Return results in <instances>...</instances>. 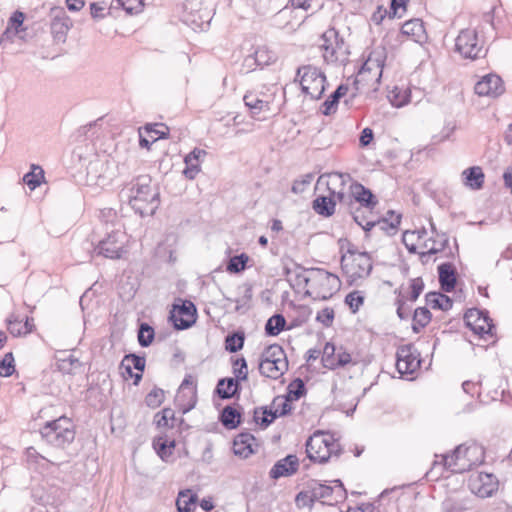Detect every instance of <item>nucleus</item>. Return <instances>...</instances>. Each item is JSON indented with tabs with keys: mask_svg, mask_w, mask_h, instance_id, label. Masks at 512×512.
Instances as JSON below:
<instances>
[{
	"mask_svg": "<svg viewBox=\"0 0 512 512\" xmlns=\"http://www.w3.org/2000/svg\"><path fill=\"white\" fill-rule=\"evenodd\" d=\"M120 197L127 200L132 209L142 217L152 216L159 207V191L152 187L151 178L141 175L128 183L120 192Z\"/></svg>",
	"mask_w": 512,
	"mask_h": 512,
	"instance_id": "f257e3e1",
	"label": "nucleus"
},
{
	"mask_svg": "<svg viewBox=\"0 0 512 512\" xmlns=\"http://www.w3.org/2000/svg\"><path fill=\"white\" fill-rule=\"evenodd\" d=\"M440 460L433 462L432 473L436 468L440 469L439 475L444 470H450L454 473H464L484 462L485 451L483 446L477 443L462 444L456 447L451 455H441Z\"/></svg>",
	"mask_w": 512,
	"mask_h": 512,
	"instance_id": "f03ea898",
	"label": "nucleus"
},
{
	"mask_svg": "<svg viewBox=\"0 0 512 512\" xmlns=\"http://www.w3.org/2000/svg\"><path fill=\"white\" fill-rule=\"evenodd\" d=\"M42 439L50 446L65 449L75 439L73 422L66 416H60L52 421H47L40 429Z\"/></svg>",
	"mask_w": 512,
	"mask_h": 512,
	"instance_id": "7ed1b4c3",
	"label": "nucleus"
},
{
	"mask_svg": "<svg viewBox=\"0 0 512 512\" xmlns=\"http://www.w3.org/2000/svg\"><path fill=\"white\" fill-rule=\"evenodd\" d=\"M309 288L305 294L314 300L330 299L341 286V281L337 275L330 273L322 268H310Z\"/></svg>",
	"mask_w": 512,
	"mask_h": 512,
	"instance_id": "20e7f679",
	"label": "nucleus"
},
{
	"mask_svg": "<svg viewBox=\"0 0 512 512\" xmlns=\"http://www.w3.org/2000/svg\"><path fill=\"white\" fill-rule=\"evenodd\" d=\"M383 67L384 57L382 53L372 52L355 77L353 84L355 86L356 91H376L378 85L380 84Z\"/></svg>",
	"mask_w": 512,
	"mask_h": 512,
	"instance_id": "39448f33",
	"label": "nucleus"
},
{
	"mask_svg": "<svg viewBox=\"0 0 512 512\" xmlns=\"http://www.w3.org/2000/svg\"><path fill=\"white\" fill-rule=\"evenodd\" d=\"M306 452L311 461L326 463L332 456L340 455L341 446L332 434L316 432L307 440Z\"/></svg>",
	"mask_w": 512,
	"mask_h": 512,
	"instance_id": "423d86ee",
	"label": "nucleus"
},
{
	"mask_svg": "<svg viewBox=\"0 0 512 512\" xmlns=\"http://www.w3.org/2000/svg\"><path fill=\"white\" fill-rule=\"evenodd\" d=\"M321 41L320 48L327 64L344 65L348 61V46L335 28L326 30L322 34Z\"/></svg>",
	"mask_w": 512,
	"mask_h": 512,
	"instance_id": "0eeeda50",
	"label": "nucleus"
},
{
	"mask_svg": "<svg viewBox=\"0 0 512 512\" xmlns=\"http://www.w3.org/2000/svg\"><path fill=\"white\" fill-rule=\"evenodd\" d=\"M347 253L349 255L341 257V266L350 281L354 282L368 277L373 268L372 260L368 253L358 252L353 246L348 248Z\"/></svg>",
	"mask_w": 512,
	"mask_h": 512,
	"instance_id": "6e6552de",
	"label": "nucleus"
},
{
	"mask_svg": "<svg viewBox=\"0 0 512 512\" xmlns=\"http://www.w3.org/2000/svg\"><path fill=\"white\" fill-rule=\"evenodd\" d=\"M297 78H300L302 92L311 99L321 98L325 90L326 76L321 70L312 65H304L297 69Z\"/></svg>",
	"mask_w": 512,
	"mask_h": 512,
	"instance_id": "1a4fd4ad",
	"label": "nucleus"
},
{
	"mask_svg": "<svg viewBox=\"0 0 512 512\" xmlns=\"http://www.w3.org/2000/svg\"><path fill=\"white\" fill-rule=\"evenodd\" d=\"M126 243V233L121 228H114L98 242L94 253L108 259H120L125 251Z\"/></svg>",
	"mask_w": 512,
	"mask_h": 512,
	"instance_id": "9d476101",
	"label": "nucleus"
},
{
	"mask_svg": "<svg viewBox=\"0 0 512 512\" xmlns=\"http://www.w3.org/2000/svg\"><path fill=\"white\" fill-rule=\"evenodd\" d=\"M455 50L463 58L477 59L484 55L483 42L475 29L467 28L459 32L455 39Z\"/></svg>",
	"mask_w": 512,
	"mask_h": 512,
	"instance_id": "9b49d317",
	"label": "nucleus"
},
{
	"mask_svg": "<svg viewBox=\"0 0 512 512\" xmlns=\"http://www.w3.org/2000/svg\"><path fill=\"white\" fill-rule=\"evenodd\" d=\"M292 410L291 402L284 396H277L273 399L270 408H256L254 420L262 427H268L277 417L285 416Z\"/></svg>",
	"mask_w": 512,
	"mask_h": 512,
	"instance_id": "f8f14e48",
	"label": "nucleus"
},
{
	"mask_svg": "<svg viewBox=\"0 0 512 512\" xmlns=\"http://www.w3.org/2000/svg\"><path fill=\"white\" fill-rule=\"evenodd\" d=\"M326 179V186L329 194L338 200V203L346 207L352 212V198L347 196L345 189L347 182L350 180L348 174H342L339 172H333L327 175H322L319 181Z\"/></svg>",
	"mask_w": 512,
	"mask_h": 512,
	"instance_id": "ddd939ff",
	"label": "nucleus"
},
{
	"mask_svg": "<svg viewBox=\"0 0 512 512\" xmlns=\"http://www.w3.org/2000/svg\"><path fill=\"white\" fill-rule=\"evenodd\" d=\"M180 304L175 303L171 311V320L178 330H184L191 327L196 321V307L189 301L178 299Z\"/></svg>",
	"mask_w": 512,
	"mask_h": 512,
	"instance_id": "4468645a",
	"label": "nucleus"
},
{
	"mask_svg": "<svg viewBox=\"0 0 512 512\" xmlns=\"http://www.w3.org/2000/svg\"><path fill=\"white\" fill-rule=\"evenodd\" d=\"M49 17L51 19V33L57 42H65L66 36L73 23L63 7H52Z\"/></svg>",
	"mask_w": 512,
	"mask_h": 512,
	"instance_id": "2eb2a0df",
	"label": "nucleus"
},
{
	"mask_svg": "<svg viewBox=\"0 0 512 512\" xmlns=\"http://www.w3.org/2000/svg\"><path fill=\"white\" fill-rule=\"evenodd\" d=\"M420 354L413 347V345H403L398 348L396 353V368L401 374H412L420 366Z\"/></svg>",
	"mask_w": 512,
	"mask_h": 512,
	"instance_id": "dca6fc26",
	"label": "nucleus"
},
{
	"mask_svg": "<svg viewBox=\"0 0 512 512\" xmlns=\"http://www.w3.org/2000/svg\"><path fill=\"white\" fill-rule=\"evenodd\" d=\"M352 362L351 355L342 347L336 348L332 343H326L323 348L322 363L330 370L345 367Z\"/></svg>",
	"mask_w": 512,
	"mask_h": 512,
	"instance_id": "f3484780",
	"label": "nucleus"
},
{
	"mask_svg": "<svg viewBox=\"0 0 512 512\" xmlns=\"http://www.w3.org/2000/svg\"><path fill=\"white\" fill-rule=\"evenodd\" d=\"M464 320L467 327H469L475 334L481 336L484 334H492L494 325L487 313L476 308L469 309L464 315Z\"/></svg>",
	"mask_w": 512,
	"mask_h": 512,
	"instance_id": "a211bd4d",
	"label": "nucleus"
},
{
	"mask_svg": "<svg viewBox=\"0 0 512 512\" xmlns=\"http://www.w3.org/2000/svg\"><path fill=\"white\" fill-rule=\"evenodd\" d=\"M109 161L96 157L87 166V181L90 184L104 186L111 180Z\"/></svg>",
	"mask_w": 512,
	"mask_h": 512,
	"instance_id": "6ab92c4d",
	"label": "nucleus"
},
{
	"mask_svg": "<svg viewBox=\"0 0 512 512\" xmlns=\"http://www.w3.org/2000/svg\"><path fill=\"white\" fill-rule=\"evenodd\" d=\"M335 483V488L330 485L322 484L316 480H312L309 483L310 492L312 493V500L321 501L322 503H328L332 499L334 493L337 494L339 498H344L346 496V490L343 487V484L340 480L333 481Z\"/></svg>",
	"mask_w": 512,
	"mask_h": 512,
	"instance_id": "aec40b11",
	"label": "nucleus"
},
{
	"mask_svg": "<svg viewBox=\"0 0 512 512\" xmlns=\"http://www.w3.org/2000/svg\"><path fill=\"white\" fill-rule=\"evenodd\" d=\"M472 491L481 498H487L498 490V480L490 473H478L470 479Z\"/></svg>",
	"mask_w": 512,
	"mask_h": 512,
	"instance_id": "412c9836",
	"label": "nucleus"
},
{
	"mask_svg": "<svg viewBox=\"0 0 512 512\" xmlns=\"http://www.w3.org/2000/svg\"><path fill=\"white\" fill-rule=\"evenodd\" d=\"M352 198V207L355 203L372 210L377 205L376 197L362 184L354 182L349 185V194ZM353 214V211L351 212Z\"/></svg>",
	"mask_w": 512,
	"mask_h": 512,
	"instance_id": "4be33fe9",
	"label": "nucleus"
},
{
	"mask_svg": "<svg viewBox=\"0 0 512 512\" xmlns=\"http://www.w3.org/2000/svg\"><path fill=\"white\" fill-rule=\"evenodd\" d=\"M474 89L479 96L495 97L503 92L502 80L495 74H488L475 84Z\"/></svg>",
	"mask_w": 512,
	"mask_h": 512,
	"instance_id": "5701e85b",
	"label": "nucleus"
},
{
	"mask_svg": "<svg viewBox=\"0 0 512 512\" xmlns=\"http://www.w3.org/2000/svg\"><path fill=\"white\" fill-rule=\"evenodd\" d=\"M298 466V458L295 455H288L274 464L269 472V475L272 479L290 476L297 471Z\"/></svg>",
	"mask_w": 512,
	"mask_h": 512,
	"instance_id": "b1692460",
	"label": "nucleus"
},
{
	"mask_svg": "<svg viewBox=\"0 0 512 512\" xmlns=\"http://www.w3.org/2000/svg\"><path fill=\"white\" fill-rule=\"evenodd\" d=\"M270 361H260L259 363V371L261 375L271 378L278 379L280 378L288 369V361H278L272 362Z\"/></svg>",
	"mask_w": 512,
	"mask_h": 512,
	"instance_id": "393cba45",
	"label": "nucleus"
},
{
	"mask_svg": "<svg viewBox=\"0 0 512 512\" xmlns=\"http://www.w3.org/2000/svg\"><path fill=\"white\" fill-rule=\"evenodd\" d=\"M439 282L445 292H451L456 285V271L451 263H442L438 267Z\"/></svg>",
	"mask_w": 512,
	"mask_h": 512,
	"instance_id": "a878e982",
	"label": "nucleus"
},
{
	"mask_svg": "<svg viewBox=\"0 0 512 512\" xmlns=\"http://www.w3.org/2000/svg\"><path fill=\"white\" fill-rule=\"evenodd\" d=\"M270 96L263 95V97H259L258 94L254 92H248L244 95V103L251 110L253 114H259L262 111L270 110Z\"/></svg>",
	"mask_w": 512,
	"mask_h": 512,
	"instance_id": "bb28decb",
	"label": "nucleus"
},
{
	"mask_svg": "<svg viewBox=\"0 0 512 512\" xmlns=\"http://www.w3.org/2000/svg\"><path fill=\"white\" fill-rule=\"evenodd\" d=\"M24 18V13L20 11H16L13 13V15L9 19L5 31L3 32L0 38V44L13 41V37L17 35L21 30L20 28L22 27Z\"/></svg>",
	"mask_w": 512,
	"mask_h": 512,
	"instance_id": "cd10ccee",
	"label": "nucleus"
},
{
	"mask_svg": "<svg viewBox=\"0 0 512 512\" xmlns=\"http://www.w3.org/2000/svg\"><path fill=\"white\" fill-rule=\"evenodd\" d=\"M462 176L464 184L472 190H479L483 187L485 175L481 167L473 166L467 168L462 172Z\"/></svg>",
	"mask_w": 512,
	"mask_h": 512,
	"instance_id": "c85d7f7f",
	"label": "nucleus"
},
{
	"mask_svg": "<svg viewBox=\"0 0 512 512\" xmlns=\"http://www.w3.org/2000/svg\"><path fill=\"white\" fill-rule=\"evenodd\" d=\"M338 200L329 194L328 196H319L313 201L314 211L324 217H330L335 213V206Z\"/></svg>",
	"mask_w": 512,
	"mask_h": 512,
	"instance_id": "c756f323",
	"label": "nucleus"
},
{
	"mask_svg": "<svg viewBox=\"0 0 512 512\" xmlns=\"http://www.w3.org/2000/svg\"><path fill=\"white\" fill-rule=\"evenodd\" d=\"M239 390V383L234 378H224L218 381L216 393L222 399L232 398Z\"/></svg>",
	"mask_w": 512,
	"mask_h": 512,
	"instance_id": "7c9ffc66",
	"label": "nucleus"
},
{
	"mask_svg": "<svg viewBox=\"0 0 512 512\" xmlns=\"http://www.w3.org/2000/svg\"><path fill=\"white\" fill-rule=\"evenodd\" d=\"M426 303L433 309L447 311L452 308L453 302L445 294L438 292H430L426 295Z\"/></svg>",
	"mask_w": 512,
	"mask_h": 512,
	"instance_id": "2f4dec72",
	"label": "nucleus"
},
{
	"mask_svg": "<svg viewBox=\"0 0 512 512\" xmlns=\"http://www.w3.org/2000/svg\"><path fill=\"white\" fill-rule=\"evenodd\" d=\"M250 440H254L253 436L250 434L246 433L238 435L233 443L234 454L247 458L252 453L251 444L249 442Z\"/></svg>",
	"mask_w": 512,
	"mask_h": 512,
	"instance_id": "473e14b6",
	"label": "nucleus"
},
{
	"mask_svg": "<svg viewBox=\"0 0 512 512\" xmlns=\"http://www.w3.org/2000/svg\"><path fill=\"white\" fill-rule=\"evenodd\" d=\"M348 91V87L346 85H340L338 88L330 95V97L323 103L322 113L324 115H330L334 113L337 109L338 102L341 97H343Z\"/></svg>",
	"mask_w": 512,
	"mask_h": 512,
	"instance_id": "72a5a7b5",
	"label": "nucleus"
},
{
	"mask_svg": "<svg viewBox=\"0 0 512 512\" xmlns=\"http://www.w3.org/2000/svg\"><path fill=\"white\" fill-rule=\"evenodd\" d=\"M197 495L190 490L180 492L176 501L178 512H192L196 508Z\"/></svg>",
	"mask_w": 512,
	"mask_h": 512,
	"instance_id": "f704fd0d",
	"label": "nucleus"
},
{
	"mask_svg": "<svg viewBox=\"0 0 512 512\" xmlns=\"http://www.w3.org/2000/svg\"><path fill=\"white\" fill-rule=\"evenodd\" d=\"M241 413L232 406H226L220 416V421L224 427L235 429L240 424Z\"/></svg>",
	"mask_w": 512,
	"mask_h": 512,
	"instance_id": "c9c22d12",
	"label": "nucleus"
},
{
	"mask_svg": "<svg viewBox=\"0 0 512 512\" xmlns=\"http://www.w3.org/2000/svg\"><path fill=\"white\" fill-rule=\"evenodd\" d=\"M285 273L287 276L294 277L291 280L294 281L295 285L309 288L310 280L308 278L310 277V268L306 269L297 265L294 269L285 268Z\"/></svg>",
	"mask_w": 512,
	"mask_h": 512,
	"instance_id": "e433bc0d",
	"label": "nucleus"
},
{
	"mask_svg": "<svg viewBox=\"0 0 512 512\" xmlns=\"http://www.w3.org/2000/svg\"><path fill=\"white\" fill-rule=\"evenodd\" d=\"M401 32L404 35L411 36L415 41H420L424 33L423 23L420 19L406 21L401 27Z\"/></svg>",
	"mask_w": 512,
	"mask_h": 512,
	"instance_id": "4c0bfd02",
	"label": "nucleus"
},
{
	"mask_svg": "<svg viewBox=\"0 0 512 512\" xmlns=\"http://www.w3.org/2000/svg\"><path fill=\"white\" fill-rule=\"evenodd\" d=\"M44 179V171L38 165H32L31 171L23 176V182L29 187L30 190L37 188Z\"/></svg>",
	"mask_w": 512,
	"mask_h": 512,
	"instance_id": "58836bf2",
	"label": "nucleus"
},
{
	"mask_svg": "<svg viewBox=\"0 0 512 512\" xmlns=\"http://www.w3.org/2000/svg\"><path fill=\"white\" fill-rule=\"evenodd\" d=\"M286 320L283 315L275 314L268 319L265 325V332L269 336H277L282 330H284Z\"/></svg>",
	"mask_w": 512,
	"mask_h": 512,
	"instance_id": "ea45409f",
	"label": "nucleus"
},
{
	"mask_svg": "<svg viewBox=\"0 0 512 512\" xmlns=\"http://www.w3.org/2000/svg\"><path fill=\"white\" fill-rule=\"evenodd\" d=\"M189 384H192V381L190 378H185L180 386V391L176 397V401L178 403V405L180 406V409L182 411L183 414H186L187 412H189L191 409H193L196 405V392L194 390H191L190 391V399H189V402L187 405H183L181 403L182 401V397H184V387L186 385H189Z\"/></svg>",
	"mask_w": 512,
	"mask_h": 512,
	"instance_id": "a19ab883",
	"label": "nucleus"
},
{
	"mask_svg": "<svg viewBox=\"0 0 512 512\" xmlns=\"http://www.w3.org/2000/svg\"><path fill=\"white\" fill-rule=\"evenodd\" d=\"M270 360H273L272 362L287 361L286 354L280 345H278V344L270 345L263 351L260 361H270Z\"/></svg>",
	"mask_w": 512,
	"mask_h": 512,
	"instance_id": "79ce46f5",
	"label": "nucleus"
},
{
	"mask_svg": "<svg viewBox=\"0 0 512 512\" xmlns=\"http://www.w3.org/2000/svg\"><path fill=\"white\" fill-rule=\"evenodd\" d=\"M431 320V313L425 307H419L414 311L412 328L415 332H419Z\"/></svg>",
	"mask_w": 512,
	"mask_h": 512,
	"instance_id": "37998d69",
	"label": "nucleus"
},
{
	"mask_svg": "<svg viewBox=\"0 0 512 512\" xmlns=\"http://www.w3.org/2000/svg\"><path fill=\"white\" fill-rule=\"evenodd\" d=\"M306 392L305 384L302 379L297 378L288 385L287 395L285 398L289 399L290 402L298 400Z\"/></svg>",
	"mask_w": 512,
	"mask_h": 512,
	"instance_id": "c03bdc74",
	"label": "nucleus"
},
{
	"mask_svg": "<svg viewBox=\"0 0 512 512\" xmlns=\"http://www.w3.org/2000/svg\"><path fill=\"white\" fill-rule=\"evenodd\" d=\"M81 367V362L72 355L57 361V368L62 373L72 374Z\"/></svg>",
	"mask_w": 512,
	"mask_h": 512,
	"instance_id": "a18cd8bd",
	"label": "nucleus"
},
{
	"mask_svg": "<svg viewBox=\"0 0 512 512\" xmlns=\"http://www.w3.org/2000/svg\"><path fill=\"white\" fill-rule=\"evenodd\" d=\"M249 256L245 253L230 258L226 270L229 273H240L246 268Z\"/></svg>",
	"mask_w": 512,
	"mask_h": 512,
	"instance_id": "49530a36",
	"label": "nucleus"
},
{
	"mask_svg": "<svg viewBox=\"0 0 512 512\" xmlns=\"http://www.w3.org/2000/svg\"><path fill=\"white\" fill-rule=\"evenodd\" d=\"M447 244H448V238L446 237L445 234L441 235L439 240H433V246L429 247L427 251L420 253V258H421L422 262L423 263L427 262L428 258L431 255H434V254L444 250V248L446 247Z\"/></svg>",
	"mask_w": 512,
	"mask_h": 512,
	"instance_id": "de8ad7c7",
	"label": "nucleus"
},
{
	"mask_svg": "<svg viewBox=\"0 0 512 512\" xmlns=\"http://www.w3.org/2000/svg\"><path fill=\"white\" fill-rule=\"evenodd\" d=\"M175 419V412L171 408H164L162 411L156 413L154 417V421L157 425V427H170L172 428L174 425L173 423L169 424V421H174Z\"/></svg>",
	"mask_w": 512,
	"mask_h": 512,
	"instance_id": "09e8293b",
	"label": "nucleus"
},
{
	"mask_svg": "<svg viewBox=\"0 0 512 512\" xmlns=\"http://www.w3.org/2000/svg\"><path fill=\"white\" fill-rule=\"evenodd\" d=\"M154 329L147 323H142L138 331V342L142 347H148L154 339Z\"/></svg>",
	"mask_w": 512,
	"mask_h": 512,
	"instance_id": "8fccbe9b",
	"label": "nucleus"
},
{
	"mask_svg": "<svg viewBox=\"0 0 512 512\" xmlns=\"http://www.w3.org/2000/svg\"><path fill=\"white\" fill-rule=\"evenodd\" d=\"M244 334L243 333H234L230 334L225 339V348L229 352H237L242 349L244 345Z\"/></svg>",
	"mask_w": 512,
	"mask_h": 512,
	"instance_id": "3c124183",
	"label": "nucleus"
},
{
	"mask_svg": "<svg viewBox=\"0 0 512 512\" xmlns=\"http://www.w3.org/2000/svg\"><path fill=\"white\" fill-rule=\"evenodd\" d=\"M164 398V390L156 387L147 394L145 398V403L147 404V406L151 408H156L163 403Z\"/></svg>",
	"mask_w": 512,
	"mask_h": 512,
	"instance_id": "603ef678",
	"label": "nucleus"
},
{
	"mask_svg": "<svg viewBox=\"0 0 512 512\" xmlns=\"http://www.w3.org/2000/svg\"><path fill=\"white\" fill-rule=\"evenodd\" d=\"M15 371L14 357L11 352L6 353L0 361V376L9 377Z\"/></svg>",
	"mask_w": 512,
	"mask_h": 512,
	"instance_id": "864d4df0",
	"label": "nucleus"
},
{
	"mask_svg": "<svg viewBox=\"0 0 512 512\" xmlns=\"http://www.w3.org/2000/svg\"><path fill=\"white\" fill-rule=\"evenodd\" d=\"M145 0H117L119 5L130 14H137L140 13L144 6H145Z\"/></svg>",
	"mask_w": 512,
	"mask_h": 512,
	"instance_id": "5fc2aeb1",
	"label": "nucleus"
},
{
	"mask_svg": "<svg viewBox=\"0 0 512 512\" xmlns=\"http://www.w3.org/2000/svg\"><path fill=\"white\" fill-rule=\"evenodd\" d=\"M233 373L235 375V380L244 381L248 376L247 363L244 358L236 359L233 363Z\"/></svg>",
	"mask_w": 512,
	"mask_h": 512,
	"instance_id": "6e6d98bb",
	"label": "nucleus"
},
{
	"mask_svg": "<svg viewBox=\"0 0 512 512\" xmlns=\"http://www.w3.org/2000/svg\"><path fill=\"white\" fill-rule=\"evenodd\" d=\"M7 329L13 336H22L24 335V328L21 323V320L15 316L14 314H11L7 319Z\"/></svg>",
	"mask_w": 512,
	"mask_h": 512,
	"instance_id": "4d7b16f0",
	"label": "nucleus"
},
{
	"mask_svg": "<svg viewBox=\"0 0 512 512\" xmlns=\"http://www.w3.org/2000/svg\"><path fill=\"white\" fill-rule=\"evenodd\" d=\"M184 162L186 168L184 169L183 174L185 175L186 178L193 180L201 171L200 164L197 163V161L189 159L188 154L185 156Z\"/></svg>",
	"mask_w": 512,
	"mask_h": 512,
	"instance_id": "13d9d810",
	"label": "nucleus"
},
{
	"mask_svg": "<svg viewBox=\"0 0 512 512\" xmlns=\"http://www.w3.org/2000/svg\"><path fill=\"white\" fill-rule=\"evenodd\" d=\"M145 358L136 354H127L122 359V365L129 363L134 369L143 372L145 369Z\"/></svg>",
	"mask_w": 512,
	"mask_h": 512,
	"instance_id": "bf43d9fd",
	"label": "nucleus"
},
{
	"mask_svg": "<svg viewBox=\"0 0 512 512\" xmlns=\"http://www.w3.org/2000/svg\"><path fill=\"white\" fill-rule=\"evenodd\" d=\"M335 312L333 308L325 307L317 313L316 321L325 327H330L333 324Z\"/></svg>",
	"mask_w": 512,
	"mask_h": 512,
	"instance_id": "052dcab7",
	"label": "nucleus"
},
{
	"mask_svg": "<svg viewBox=\"0 0 512 512\" xmlns=\"http://www.w3.org/2000/svg\"><path fill=\"white\" fill-rule=\"evenodd\" d=\"M364 297L360 291H353L345 297V303L350 307L352 312H357L363 304Z\"/></svg>",
	"mask_w": 512,
	"mask_h": 512,
	"instance_id": "680f3d73",
	"label": "nucleus"
},
{
	"mask_svg": "<svg viewBox=\"0 0 512 512\" xmlns=\"http://www.w3.org/2000/svg\"><path fill=\"white\" fill-rule=\"evenodd\" d=\"M408 0H391L389 17L401 18L406 12Z\"/></svg>",
	"mask_w": 512,
	"mask_h": 512,
	"instance_id": "e2e57ef3",
	"label": "nucleus"
},
{
	"mask_svg": "<svg viewBox=\"0 0 512 512\" xmlns=\"http://www.w3.org/2000/svg\"><path fill=\"white\" fill-rule=\"evenodd\" d=\"M390 102L395 107H402L409 102V96L406 93H401L397 88L393 90L389 96Z\"/></svg>",
	"mask_w": 512,
	"mask_h": 512,
	"instance_id": "0e129e2a",
	"label": "nucleus"
},
{
	"mask_svg": "<svg viewBox=\"0 0 512 512\" xmlns=\"http://www.w3.org/2000/svg\"><path fill=\"white\" fill-rule=\"evenodd\" d=\"M154 446L157 449L158 455L165 459V457L169 456L171 452H168V449L175 447V441H171L169 444H167V441L162 440V438H158L154 441Z\"/></svg>",
	"mask_w": 512,
	"mask_h": 512,
	"instance_id": "69168bd1",
	"label": "nucleus"
},
{
	"mask_svg": "<svg viewBox=\"0 0 512 512\" xmlns=\"http://www.w3.org/2000/svg\"><path fill=\"white\" fill-rule=\"evenodd\" d=\"M411 293H410V300L416 301L419 295L422 293L424 288V283L421 278H415L411 280L410 284Z\"/></svg>",
	"mask_w": 512,
	"mask_h": 512,
	"instance_id": "338daca9",
	"label": "nucleus"
},
{
	"mask_svg": "<svg viewBox=\"0 0 512 512\" xmlns=\"http://www.w3.org/2000/svg\"><path fill=\"white\" fill-rule=\"evenodd\" d=\"M25 455L27 458V461L30 463H39V461H46L48 463H51L48 459H46L44 456H42L34 447H28L26 448Z\"/></svg>",
	"mask_w": 512,
	"mask_h": 512,
	"instance_id": "774afa93",
	"label": "nucleus"
}]
</instances>
